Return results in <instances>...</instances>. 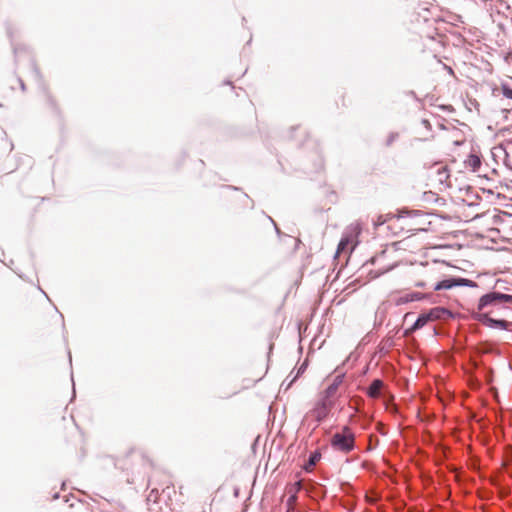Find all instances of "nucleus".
<instances>
[{"mask_svg": "<svg viewBox=\"0 0 512 512\" xmlns=\"http://www.w3.org/2000/svg\"><path fill=\"white\" fill-rule=\"evenodd\" d=\"M331 443L336 450L349 451L353 447V435L348 431L337 433L332 437Z\"/></svg>", "mask_w": 512, "mask_h": 512, "instance_id": "f257e3e1", "label": "nucleus"}, {"mask_svg": "<svg viewBox=\"0 0 512 512\" xmlns=\"http://www.w3.org/2000/svg\"><path fill=\"white\" fill-rule=\"evenodd\" d=\"M512 296L501 294V293H490L481 297L479 302V309H483L485 306L497 303V302H511Z\"/></svg>", "mask_w": 512, "mask_h": 512, "instance_id": "f03ea898", "label": "nucleus"}, {"mask_svg": "<svg viewBox=\"0 0 512 512\" xmlns=\"http://www.w3.org/2000/svg\"><path fill=\"white\" fill-rule=\"evenodd\" d=\"M443 312L441 309H433L427 314H422L418 317L412 329H419L423 327L426 323H428L432 319H437L440 317V313Z\"/></svg>", "mask_w": 512, "mask_h": 512, "instance_id": "7ed1b4c3", "label": "nucleus"}, {"mask_svg": "<svg viewBox=\"0 0 512 512\" xmlns=\"http://www.w3.org/2000/svg\"><path fill=\"white\" fill-rule=\"evenodd\" d=\"M480 319L484 324H486L490 327L495 326V327H499L501 329L507 328V323L504 320H495V319L490 318L487 315H482Z\"/></svg>", "mask_w": 512, "mask_h": 512, "instance_id": "20e7f679", "label": "nucleus"}, {"mask_svg": "<svg viewBox=\"0 0 512 512\" xmlns=\"http://www.w3.org/2000/svg\"><path fill=\"white\" fill-rule=\"evenodd\" d=\"M480 319L484 324H486L490 327L495 326V327H499L501 329L507 328V323L504 320H495V319L490 318L487 315H482Z\"/></svg>", "mask_w": 512, "mask_h": 512, "instance_id": "39448f33", "label": "nucleus"}, {"mask_svg": "<svg viewBox=\"0 0 512 512\" xmlns=\"http://www.w3.org/2000/svg\"><path fill=\"white\" fill-rule=\"evenodd\" d=\"M382 385L383 383L380 380H375L369 387V395L371 397H377L379 395Z\"/></svg>", "mask_w": 512, "mask_h": 512, "instance_id": "423d86ee", "label": "nucleus"}, {"mask_svg": "<svg viewBox=\"0 0 512 512\" xmlns=\"http://www.w3.org/2000/svg\"><path fill=\"white\" fill-rule=\"evenodd\" d=\"M453 286V283L450 281V280H444V281H441L439 282L435 289L436 290H441V289H449Z\"/></svg>", "mask_w": 512, "mask_h": 512, "instance_id": "0eeeda50", "label": "nucleus"}, {"mask_svg": "<svg viewBox=\"0 0 512 512\" xmlns=\"http://www.w3.org/2000/svg\"><path fill=\"white\" fill-rule=\"evenodd\" d=\"M468 164L473 168V170H476L480 166V160L477 156H470Z\"/></svg>", "mask_w": 512, "mask_h": 512, "instance_id": "6e6552de", "label": "nucleus"}, {"mask_svg": "<svg viewBox=\"0 0 512 512\" xmlns=\"http://www.w3.org/2000/svg\"><path fill=\"white\" fill-rule=\"evenodd\" d=\"M349 244V239L348 238H344L340 241L339 245H338V253H340L341 251L345 250V248L347 247V245Z\"/></svg>", "mask_w": 512, "mask_h": 512, "instance_id": "1a4fd4ad", "label": "nucleus"}, {"mask_svg": "<svg viewBox=\"0 0 512 512\" xmlns=\"http://www.w3.org/2000/svg\"><path fill=\"white\" fill-rule=\"evenodd\" d=\"M502 92H503V95L509 99H512V90L509 89L508 87L506 86H503L502 88Z\"/></svg>", "mask_w": 512, "mask_h": 512, "instance_id": "9d476101", "label": "nucleus"}, {"mask_svg": "<svg viewBox=\"0 0 512 512\" xmlns=\"http://www.w3.org/2000/svg\"><path fill=\"white\" fill-rule=\"evenodd\" d=\"M317 459H318L317 455L312 456L310 459V466L314 465L316 463Z\"/></svg>", "mask_w": 512, "mask_h": 512, "instance_id": "9b49d317", "label": "nucleus"}, {"mask_svg": "<svg viewBox=\"0 0 512 512\" xmlns=\"http://www.w3.org/2000/svg\"><path fill=\"white\" fill-rule=\"evenodd\" d=\"M337 385H332L328 388V393L331 394L336 390Z\"/></svg>", "mask_w": 512, "mask_h": 512, "instance_id": "f8f14e48", "label": "nucleus"}]
</instances>
